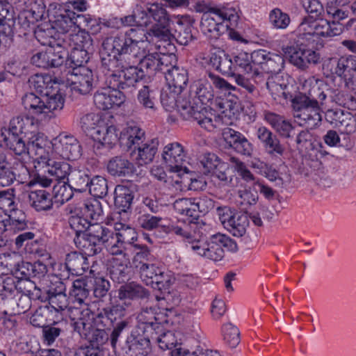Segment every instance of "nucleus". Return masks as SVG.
Wrapping results in <instances>:
<instances>
[{"instance_id": "f257e3e1", "label": "nucleus", "mask_w": 356, "mask_h": 356, "mask_svg": "<svg viewBox=\"0 0 356 356\" xmlns=\"http://www.w3.org/2000/svg\"><path fill=\"white\" fill-rule=\"evenodd\" d=\"M131 53L120 34L105 38L100 51L101 65L111 72V87L125 90L134 88L145 77L137 63H131Z\"/></svg>"}, {"instance_id": "f03ea898", "label": "nucleus", "mask_w": 356, "mask_h": 356, "mask_svg": "<svg viewBox=\"0 0 356 356\" xmlns=\"http://www.w3.org/2000/svg\"><path fill=\"white\" fill-rule=\"evenodd\" d=\"M193 87V102L189 98H182L179 101L178 111L184 120L196 121L202 127L212 131L221 124L222 120L205 106L209 103L212 104L213 99L211 83L199 81Z\"/></svg>"}, {"instance_id": "7ed1b4c3", "label": "nucleus", "mask_w": 356, "mask_h": 356, "mask_svg": "<svg viewBox=\"0 0 356 356\" xmlns=\"http://www.w3.org/2000/svg\"><path fill=\"white\" fill-rule=\"evenodd\" d=\"M129 51L131 53V63H137L144 74L151 76L157 72L163 74L171 61L176 62L175 56L158 53H145L140 44L147 40L143 29H131L124 33H120Z\"/></svg>"}, {"instance_id": "20e7f679", "label": "nucleus", "mask_w": 356, "mask_h": 356, "mask_svg": "<svg viewBox=\"0 0 356 356\" xmlns=\"http://www.w3.org/2000/svg\"><path fill=\"white\" fill-rule=\"evenodd\" d=\"M162 227L166 233L175 234L189 240L191 239L189 241L191 248L197 254L213 261L222 260L225 256L224 248L233 252L238 250L236 243L225 234H213L208 241H203L201 238H193V237L189 232L175 224L162 225Z\"/></svg>"}, {"instance_id": "39448f33", "label": "nucleus", "mask_w": 356, "mask_h": 356, "mask_svg": "<svg viewBox=\"0 0 356 356\" xmlns=\"http://www.w3.org/2000/svg\"><path fill=\"white\" fill-rule=\"evenodd\" d=\"M114 232L108 227L99 224L92 223L80 238H74V241L76 247L86 251L88 255H95L102 251V246L109 245L112 240Z\"/></svg>"}, {"instance_id": "423d86ee", "label": "nucleus", "mask_w": 356, "mask_h": 356, "mask_svg": "<svg viewBox=\"0 0 356 356\" xmlns=\"http://www.w3.org/2000/svg\"><path fill=\"white\" fill-rule=\"evenodd\" d=\"M33 119L28 116H17L10 122L8 135L2 133L3 141L8 148L17 155H22L24 151V140L26 134L32 132Z\"/></svg>"}, {"instance_id": "0eeeda50", "label": "nucleus", "mask_w": 356, "mask_h": 356, "mask_svg": "<svg viewBox=\"0 0 356 356\" xmlns=\"http://www.w3.org/2000/svg\"><path fill=\"white\" fill-rule=\"evenodd\" d=\"M299 93L292 99L293 108L298 112L296 118L300 119L307 127L312 128L321 121L319 103L316 98Z\"/></svg>"}, {"instance_id": "6e6552de", "label": "nucleus", "mask_w": 356, "mask_h": 356, "mask_svg": "<svg viewBox=\"0 0 356 356\" xmlns=\"http://www.w3.org/2000/svg\"><path fill=\"white\" fill-rule=\"evenodd\" d=\"M140 277L147 286L160 291H167L171 285V276L154 264H136Z\"/></svg>"}, {"instance_id": "1a4fd4ad", "label": "nucleus", "mask_w": 356, "mask_h": 356, "mask_svg": "<svg viewBox=\"0 0 356 356\" xmlns=\"http://www.w3.org/2000/svg\"><path fill=\"white\" fill-rule=\"evenodd\" d=\"M49 13V22L58 34H65L76 26H79L81 19L84 18L81 15L75 16V13L60 6L58 8L56 6L54 10L50 9L48 14Z\"/></svg>"}, {"instance_id": "9d476101", "label": "nucleus", "mask_w": 356, "mask_h": 356, "mask_svg": "<svg viewBox=\"0 0 356 356\" xmlns=\"http://www.w3.org/2000/svg\"><path fill=\"white\" fill-rule=\"evenodd\" d=\"M141 14L145 15L149 20L152 17L155 21V24L150 29L154 36L165 42L172 39L173 32L170 31V20L165 9L159 7L157 4H153L147 8V13Z\"/></svg>"}, {"instance_id": "9b49d317", "label": "nucleus", "mask_w": 356, "mask_h": 356, "mask_svg": "<svg viewBox=\"0 0 356 356\" xmlns=\"http://www.w3.org/2000/svg\"><path fill=\"white\" fill-rule=\"evenodd\" d=\"M71 73L73 79L70 88L73 92L86 95L97 87V78L88 67H74Z\"/></svg>"}, {"instance_id": "f8f14e48", "label": "nucleus", "mask_w": 356, "mask_h": 356, "mask_svg": "<svg viewBox=\"0 0 356 356\" xmlns=\"http://www.w3.org/2000/svg\"><path fill=\"white\" fill-rule=\"evenodd\" d=\"M289 62L302 70H306L310 65H316L321 61L319 53L314 49H301L287 46L283 47Z\"/></svg>"}, {"instance_id": "ddd939ff", "label": "nucleus", "mask_w": 356, "mask_h": 356, "mask_svg": "<svg viewBox=\"0 0 356 356\" xmlns=\"http://www.w3.org/2000/svg\"><path fill=\"white\" fill-rule=\"evenodd\" d=\"M108 88L102 91H97L94 95V104L99 110L106 111L115 106H120L125 102L126 96L120 90L111 87L110 83Z\"/></svg>"}, {"instance_id": "4468645a", "label": "nucleus", "mask_w": 356, "mask_h": 356, "mask_svg": "<svg viewBox=\"0 0 356 356\" xmlns=\"http://www.w3.org/2000/svg\"><path fill=\"white\" fill-rule=\"evenodd\" d=\"M56 149L60 156L66 160L76 161L82 155V147L72 135L60 134Z\"/></svg>"}, {"instance_id": "2eb2a0df", "label": "nucleus", "mask_w": 356, "mask_h": 356, "mask_svg": "<svg viewBox=\"0 0 356 356\" xmlns=\"http://www.w3.org/2000/svg\"><path fill=\"white\" fill-rule=\"evenodd\" d=\"M334 73L343 79L345 86L349 88L356 83V56H343L338 58Z\"/></svg>"}, {"instance_id": "dca6fc26", "label": "nucleus", "mask_w": 356, "mask_h": 356, "mask_svg": "<svg viewBox=\"0 0 356 356\" xmlns=\"http://www.w3.org/2000/svg\"><path fill=\"white\" fill-rule=\"evenodd\" d=\"M222 136L227 144L237 153L251 156L253 146L241 133L231 128H227L223 131Z\"/></svg>"}, {"instance_id": "f3484780", "label": "nucleus", "mask_w": 356, "mask_h": 356, "mask_svg": "<svg viewBox=\"0 0 356 356\" xmlns=\"http://www.w3.org/2000/svg\"><path fill=\"white\" fill-rule=\"evenodd\" d=\"M136 185L131 182H127V185H117L114 191V204L118 210V213H127L131 211V204L134 200V191Z\"/></svg>"}, {"instance_id": "a211bd4d", "label": "nucleus", "mask_w": 356, "mask_h": 356, "mask_svg": "<svg viewBox=\"0 0 356 356\" xmlns=\"http://www.w3.org/2000/svg\"><path fill=\"white\" fill-rule=\"evenodd\" d=\"M162 157L170 171L179 172L182 170L185 154L182 145L179 143L167 145L163 149Z\"/></svg>"}, {"instance_id": "6ab92c4d", "label": "nucleus", "mask_w": 356, "mask_h": 356, "mask_svg": "<svg viewBox=\"0 0 356 356\" xmlns=\"http://www.w3.org/2000/svg\"><path fill=\"white\" fill-rule=\"evenodd\" d=\"M298 29L300 31H309L314 36L332 37L338 34L337 29H332L330 22L323 17L302 21Z\"/></svg>"}, {"instance_id": "aec40b11", "label": "nucleus", "mask_w": 356, "mask_h": 356, "mask_svg": "<svg viewBox=\"0 0 356 356\" xmlns=\"http://www.w3.org/2000/svg\"><path fill=\"white\" fill-rule=\"evenodd\" d=\"M106 170L112 177H127L134 174L135 166L125 156L118 155L108 161Z\"/></svg>"}, {"instance_id": "412c9836", "label": "nucleus", "mask_w": 356, "mask_h": 356, "mask_svg": "<svg viewBox=\"0 0 356 356\" xmlns=\"http://www.w3.org/2000/svg\"><path fill=\"white\" fill-rule=\"evenodd\" d=\"M92 138L97 142L94 146L97 150L102 147L110 149L118 141H120L116 127L113 125H108L105 121L103 125L98 128L97 132L92 134Z\"/></svg>"}, {"instance_id": "4be33fe9", "label": "nucleus", "mask_w": 356, "mask_h": 356, "mask_svg": "<svg viewBox=\"0 0 356 356\" xmlns=\"http://www.w3.org/2000/svg\"><path fill=\"white\" fill-rule=\"evenodd\" d=\"M149 291L142 285L134 282L120 286L118 289V298L124 301V305L128 307L131 305V300L136 299H148Z\"/></svg>"}, {"instance_id": "5701e85b", "label": "nucleus", "mask_w": 356, "mask_h": 356, "mask_svg": "<svg viewBox=\"0 0 356 356\" xmlns=\"http://www.w3.org/2000/svg\"><path fill=\"white\" fill-rule=\"evenodd\" d=\"M165 78L170 88H173L175 92H181L187 85L188 79L187 71L183 67H179L176 65L170 64L164 72Z\"/></svg>"}, {"instance_id": "b1692460", "label": "nucleus", "mask_w": 356, "mask_h": 356, "mask_svg": "<svg viewBox=\"0 0 356 356\" xmlns=\"http://www.w3.org/2000/svg\"><path fill=\"white\" fill-rule=\"evenodd\" d=\"M200 27L204 34H210L211 38L217 39L227 31L229 24L219 21L215 15L209 13L202 17Z\"/></svg>"}, {"instance_id": "393cba45", "label": "nucleus", "mask_w": 356, "mask_h": 356, "mask_svg": "<svg viewBox=\"0 0 356 356\" xmlns=\"http://www.w3.org/2000/svg\"><path fill=\"white\" fill-rule=\"evenodd\" d=\"M210 63L221 74L227 76L235 75L233 60L223 50L218 49L212 52Z\"/></svg>"}, {"instance_id": "a878e982", "label": "nucleus", "mask_w": 356, "mask_h": 356, "mask_svg": "<svg viewBox=\"0 0 356 356\" xmlns=\"http://www.w3.org/2000/svg\"><path fill=\"white\" fill-rule=\"evenodd\" d=\"M257 135L269 154L280 156L283 154L284 148L280 144V140L266 127H259L257 129Z\"/></svg>"}, {"instance_id": "bb28decb", "label": "nucleus", "mask_w": 356, "mask_h": 356, "mask_svg": "<svg viewBox=\"0 0 356 356\" xmlns=\"http://www.w3.org/2000/svg\"><path fill=\"white\" fill-rule=\"evenodd\" d=\"M65 265L66 269L75 275H82L90 268L87 257L78 252L68 253L66 255Z\"/></svg>"}, {"instance_id": "cd10ccee", "label": "nucleus", "mask_w": 356, "mask_h": 356, "mask_svg": "<svg viewBox=\"0 0 356 356\" xmlns=\"http://www.w3.org/2000/svg\"><path fill=\"white\" fill-rule=\"evenodd\" d=\"M193 29L191 21L187 19H179L174 24L172 39L179 44L187 45L196 38Z\"/></svg>"}, {"instance_id": "c85d7f7f", "label": "nucleus", "mask_w": 356, "mask_h": 356, "mask_svg": "<svg viewBox=\"0 0 356 356\" xmlns=\"http://www.w3.org/2000/svg\"><path fill=\"white\" fill-rule=\"evenodd\" d=\"M201 11L211 13L215 15L219 21H222L225 24L235 26L238 21L239 16L234 8H220L217 6H212L211 3L204 5Z\"/></svg>"}, {"instance_id": "c756f323", "label": "nucleus", "mask_w": 356, "mask_h": 356, "mask_svg": "<svg viewBox=\"0 0 356 356\" xmlns=\"http://www.w3.org/2000/svg\"><path fill=\"white\" fill-rule=\"evenodd\" d=\"M30 205L36 211H48L52 208V195L45 190L32 191L29 193Z\"/></svg>"}, {"instance_id": "7c9ffc66", "label": "nucleus", "mask_w": 356, "mask_h": 356, "mask_svg": "<svg viewBox=\"0 0 356 356\" xmlns=\"http://www.w3.org/2000/svg\"><path fill=\"white\" fill-rule=\"evenodd\" d=\"M29 140L26 144L24 142V151L22 154L27 153L28 154H34L42 159L45 156L47 153L46 147L49 145V141L43 134H36L31 138H29Z\"/></svg>"}, {"instance_id": "2f4dec72", "label": "nucleus", "mask_w": 356, "mask_h": 356, "mask_svg": "<svg viewBox=\"0 0 356 356\" xmlns=\"http://www.w3.org/2000/svg\"><path fill=\"white\" fill-rule=\"evenodd\" d=\"M137 145L133 147L134 151L138 150V160L140 165L151 163L157 152L159 141L156 138L151 140L149 142L143 143Z\"/></svg>"}, {"instance_id": "473e14b6", "label": "nucleus", "mask_w": 356, "mask_h": 356, "mask_svg": "<svg viewBox=\"0 0 356 356\" xmlns=\"http://www.w3.org/2000/svg\"><path fill=\"white\" fill-rule=\"evenodd\" d=\"M34 35L42 45L50 47L60 43L56 39L57 37L58 38V34L50 22L39 25L35 29Z\"/></svg>"}, {"instance_id": "72a5a7b5", "label": "nucleus", "mask_w": 356, "mask_h": 356, "mask_svg": "<svg viewBox=\"0 0 356 356\" xmlns=\"http://www.w3.org/2000/svg\"><path fill=\"white\" fill-rule=\"evenodd\" d=\"M159 92L151 88L149 86H144L139 91L137 99L144 108L156 111L159 104Z\"/></svg>"}, {"instance_id": "f704fd0d", "label": "nucleus", "mask_w": 356, "mask_h": 356, "mask_svg": "<svg viewBox=\"0 0 356 356\" xmlns=\"http://www.w3.org/2000/svg\"><path fill=\"white\" fill-rule=\"evenodd\" d=\"M145 131L137 126L129 127L126 133H121L120 143L132 149L144 141Z\"/></svg>"}, {"instance_id": "c9c22d12", "label": "nucleus", "mask_w": 356, "mask_h": 356, "mask_svg": "<svg viewBox=\"0 0 356 356\" xmlns=\"http://www.w3.org/2000/svg\"><path fill=\"white\" fill-rule=\"evenodd\" d=\"M49 68L58 67L67 61L69 52L60 43L47 47Z\"/></svg>"}, {"instance_id": "e433bc0d", "label": "nucleus", "mask_w": 356, "mask_h": 356, "mask_svg": "<svg viewBox=\"0 0 356 356\" xmlns=\"http://www.w3.org/2000/svg\"><path fill=\"white\" fill-rule=\"evenodd\" d=\"M105 120L97 113H89L85 114L80 118V125L82 130L92 138V134L98 130L101 125H103Z\"/></svg>"}, {"instance_id": "4c0bfd02", "label": "nucleus", "mask_w": 356, "mask_h": 356, "mask_svg": "<svg viewBox=\"0 0 356 356\" xmlns=\"http://www.w3.org/2000/svg\"><path fill=\"white\" fill-rule=\"evenodd\" d=\"M280 79L277 76H271L267 79L266 83V88L270 92L275 100L280 102L282 99L286 100L292 95L286 92L287 86L286 84L280 83Z\"/></svg>"}, {"instance_id": "58836bf2", "label": "nucleus", "mask_w": 356, "mask_h": 356, "mask_svg": "<svg viewBox=\"0 0 356 356\" xmlns=\"http://www.w3.org/2000/svg\"><path fill=\"white\" fill-rule=\"evenodd\" d=\"M90 180V177L86 172L74 170L67 177V184L74 191L83 193L88 190Z\"/></svg>"}, {"instance_id": "ea45409f", "label": "nucleus", "mask_w": 356, "mask_h": 356, "mask_svg": "<svg viewBox=\"0 0 356 356\" xmlns=\"http://www.w3.org/2000/svg\"><path fill=\"white\" fill-rule=\"evenodd\" d=\"M248 225V212H237V213L234 216V218H232L230 225L227 229L229 230L233 236L241 237L245 234Z\"/></svg>"}, {"instance_id": "a19ab883", "label": "nucleus", "mask_w": 356, "mask_h": 356, "mask_svg": "<svg viewBox=\"0 0 356 356\" xmlns=\"http://www.w3.org/2000/svg\"><path fill=\"white\" fill-rule=\"evenodd\" d=\"M237 195L239 198L238 204L243 210H247L252 205H255L259 200V195L254 189V183L252 186H245L238 189Z\"/></svg>"}, {"instance_id": "79ce46f5", "label": "nucleus", "mask_w": 356, "mask_h": 356, "mask_svg": "<svg viewBox=\"0 0 356 356\" xmlns=\"http://www.w3.org/2000/svg\"><path fill=\"white\" fill-rule=\"evenodd\" d=\"M115 229L117 231L115 236L118 238V243L134 245V241L138 238V234L134 228L123 223H116Z\"/></svg>"}, {"instance_id": "37998d69", "label": "nucleus", "mask_w": 356, "mask_h": 356, "mask_svg": "<svg viewBox=\"0 0 356 356\" xmlns=\"http://www.w3.org/2000/svg\"><path fill=\"white\" fill-rule=\"evenodd\" d=\"M92 52L93 50L78 49L77 47H72L67 62H70V67L72 70L74 67H86L84 65L88 62Z\"/></svg>"}, {"instance_id": "c03bdc74", "label": "nucleus", "mask_w": 356, "mask_h": 356, "mask_svg": "<svg viewBox=\"0 0 356 356\" xmlns=\"http://www.w3.org/2000/svg\"><path fill=\"white\" fill-rule=\"evenodd\" d=\"M47 172L55 181H60L69 177L70 165L66 162H56L49 159Z\"/></svg>"}, {"instance_id": "a18cd8bd", "label": "nucleus", "mask_w": 356, "mask_h": 356, "mask_svg": "<svg viewBox=\"0 0 356 356\" xmlns=\"http://www.w3.org/2000/svg\"><path fill=\"white\" fill-rule=\"evenodd\" d=\"M69 40L73 47L78 49L94 50L93 40L90 35L86 31H79L76 33L70 34Z\"/></svg>"}, {"instance_id": "49530a36", "label": "nucleus", "mask_w": 356, "mask_h": 356, "mask_svg": "<svg viewBox=\"0 0 356 356\" xmlns=\"http://www.w3.org/2000/svg\"><path fill=\"white\" fill-rule=\"evenodd\" d=\"M88 190L92 196L102 198L108 193V181L104 177L96 175L90 179Z\"/></svg>"}, {"instance_id": "de8ad7c7", "label": "nucleus", "mask_w": 356, "mask_h": 356, "mask_svg": "<svg viewBox=\"0 0 356 356\" xmlns=\"http://www.w3.org/2000/svg\"><path fill=\"white\" fill-rule=\"evenodd\" d=\"M64 324L62 321H54L52 323L43 327L42 337L44 341L47 345H51L64 332Z\"/></svg>"}, {"instance_id": "09e8293b", "label": "nucleus", "mask_w": 356, "mask_h": 356, "mask_svg": "<svg viewBox=\"0 0 356 356\" xmlns=\"http://www.w3.org/2000/svg\"><path fill=\"white\" fill-rule=\"evenodd\" d=\"M80 313L81 316L73 324L74 329L82 337L86 339L88 335V332L92 327L90 319L92 312L88 308H86L83 309Z\"/></svg>"}, {"instance_id": "8fccbe9b", "label": "nucleus", "mask_w": 356, "mask_h": 356, "mask_svg": "<svg viewBox=\"0 0 356 356\" xmlns=\"http://www.w3.org/2000/svg\"><path fill=\"white\" fill-rule=\"evenodd\" d=\"M40 290L38 289L35 296L41 301H48L50 307L57 312L64 311L69 305L68 298L66 294L53 296H42Z\"/></svg>"}, {"instance_id": "3c124183", "label": "nucleus", "mask_w": 356, "mask_h": 356, "mask_svg": "<svg viewBox=\"0 0 356 356\" xmlns=\"http://www.w3.org/2000/svg\"><path fill=\"white\" fill-rule=\"evenodd\" d=\"M102 213V204L97 200L86 201L81 207V213L89 220H98Z\"/></svg>"}, {"instance_id": "603ef678", "label": "nucleus", "mask_w": 356, "mask_h": 356, "mask_svg": "<svg viewBox=\"0 0 356 356\" xmlns=\"http://www.w3.org/2000/svg\"><path fill=\"white\" fill-rule=\"evenodd\" d=\"M24 108L31 111L35 115L42 113L44 99H41L33 92L26 94L22 99Z\"/></svg>"}, {"instance_id": "864d4df0", "label": "nucleus", "mask_w": 356, "mask_h": 356, "mask_svg": "<svg viewBox=\"0 0 356 356\" xmlns=\"http://www.w3.org/2000/svg\"><path fill=\"white\" fill-rule=\"evenodd\" d=\"M110 282L103 277H97L95 280L93 294L99 301L106 300H111V295L109 293Z\"/></svg>"}, {"instance_id": "5fc2aeb1", "label": "nucleus", "mask_w": 356, "mask_h": 356, "mask_svg": "<svg viewBox=\"0 0 356 356\" xmlns=\"http://www.w3.org/2000/svg\"><path fill=\"white\" fill-rule=\"evenodd\" d=\"M15 180V172L8 165L5 156L0 154V186H8Z\"/></svg>"}, {"instance_id": "6e6d98bb", "label": "nucleus", "mask_w": 356, "mask_h": 356, "mask_svg": "<svg viewBox=\"0 0 356 356\" xmlns=\"http://www.w3.org/2000/svg\"><path fill=\"white\" fill-rule=\"evenodd\" d=\"M69 223L72 229L75 232L74 238H80L83 234H86L87 230L92 225V222L83 215L72 216L69 219Z\"/></svg>"}, {"instance_id": "4d7b16f0", "label": "nucleus", "mask_w": 356, "mask_h": 356, "mask_svg": "<svg viewBox=\"0 0 356 356\" xmlns=\"http://www.w3.org/2000/svg\"><path fill=\"white\" fill-rule=\"evenodd\" d=\"M108 339V334L105 329L101 327H92L86 338L90 342L91 348H97V350H99V347L104 345Z\"/></svg>"}, {"instance_id": "13d9d810", "label": "nucleus", "mask_w": 356, "mask_h": 356, "mask_svg": "<svg viewBox=\"0 0 356 356\" xmlns=\"http://www.w3.org/2000/svg\"><path fill=\"white\" fill-rule=\"evenodd\" d=\"M251 60V55L247 52L241 51L234 56V71L236 68L241 72L250 74L253 73V65Z\"/></svg>"}, {"instance_id": "bf43d9fd", "label": "nucleus", "mask_w": 356, "mask_h": 356, "mask_svg": "<svg viewBox=\"0 0 356 356\" xmlns=\"http://www.w3.org/2000/svg\"><path fill=\"white\" fill-rule=\"evenodd\" d=\"M16 289L14 278L8 276H0V304L5 305L12 293Z\"/></svg>"}, {"instance_id": "052dcab7", "label": "nucleus", "mask_w": 356, "mask_h": 356, "mask_svg": "<svg viewBox=\"0 0 356 356\" xmlns=\"http://www.w3.org/2000/svg\"><path fill=\"white\" fill-rule=\"evenodd\" d=\"M56 6V5L50 4L48 10H47L44 0H34L31 4L30 13L35 21L42 20L46 17L49 18L50 13L48 14L49 10L50 9L54 10V6Z\"/></svg>"}, {"instance_id": "680f3d73", "label": "nucleus", "mask_w": 356, "mask_h": 356, "mask_svg": "<svg viewBox=\"0 0 356 356\" xmlns=\"http://www.w3.org/2000/svg\"><path fill=\"white\" fill-rule=\"evenodd\" d=\"M269 20L274 28L279 29H286L291 22L289 15L279 8H275L270 11Z\"/></svg>"}, {"instance_id": "e2e57ef3", "label": "nucleus", "mask_w": 356, "mask_h": 356, "mask_svg": "<svg viewBox=\"0 0 356 356\" xmlns=\"http://www.w3.org/2000/svg\"><path fill=\"white\" fill-rule=\"evenodd\" d=\"M224 340L231 348H235L240 343V332L237 327L230 323L222 327Z\"/></svg>"}, {"instance_id": "0e129e2a", "label": "nucleus", "mask_w": 356, "mask_h": 356, "mask_svg": "<svg viewBox=\"0 0 356 356\" xmlns=\"http://www.w3.org/2000/svg\"><path fill=\"white\" fill-rule=\"evenodd\" d=\"M64 98L60 94L44 97L42 113L60 111L64 106Z\"/></svg>"}, {"instance_id": "69168bd1", "label": "nucleus", "mask_w": 356, "mask_h": 356, "mask_svg": "<svg viewBox=\"0 0 356 356\" xmlns=\"http://www.w3.org/2000/svg\"><path fill=\"white\" fill-rule=\"evenodd\" d=\"M89 295V290L87 289V283L83 280H76L73 282L71 296L74 298L76 302L79 304L84 302V300Z\"/></svg>"}, {"instance_id": "338daca9", "label": "nucleus", "mask_w": 356, "mask_h": 356, "mask_svg": "<svg viewBox=\"0 0 356 356\" xmlns=\"http://www.w3.org/2000/svg\"><path fill=\"white\" fill-rule=\"evenodd\" d=\"M306 11L309 14L302 21H309L323 17L325 9L319 0H309L306 6Z\"/></svg>"}, {"instance_id": "774afa93", "label": "nucleus", "mask_w": 356, "mask_h": 356, "mask_svg": "<svg viewBox=\"0 0 356 356\" xmlns=\"http://www.w3.org/2000/svg\"><path fill=\"white\" fill-rule=\"evenodd\" d=\"M9 226L15 231L25 229L27 227L25 213L22 210H14L9 216Z\"/></svg>"}]
</instances>
